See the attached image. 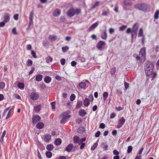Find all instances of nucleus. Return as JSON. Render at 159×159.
Returning a JSON list of instances; mask_svg holds the SVG:
<instances>
[{"instance_id": "33", "label": "nucleus", "mask_w": 159, "mask_h": 159, "mask_svg": "<svg viewBox=\"0 0 159 159\" xmlns=\"http://www.w3.org/2000/svg\"><path fill=\"white\" fill-rule=\"evenodd\" d=\"M89 100H84V104L85 107L88 106L89 104ZM91 102H92L93 100H89Z\"/></svg>"}, {"instance_id": "53", "label": "nucleus", "mask_w": 159, "mask_h": 159, "mask_svg": "<svg viewBox=\"0 0 159 159\" xmlns=\"http://www.w3.org/2000/svg\"><path fill=\"white\" fill-rule=\"evenodd\" d=\"M113 154L114 155H118L119 154V152L116 150H114L113 152Z\"/></svg>"}, {"instance_id": "23", "label": "nucleus", "mask_w": 159, "mask_h": 159, "mask_svg": "<svg viewBox=\"0 0 159 159\" xmlns=\"http://www.w3.org/2000/svg\"><path fill=\"white\" fill-rule=\"evenodd\" d=\"M80 139L79 137L77 136H75L73 137V142L74 143H76Z\"/></svg>"}, {"instance_id": "13", "label": "nucleus", "mask_w": 159, "mask_h": 159, "mask_svg": "<svg viewBox=\"0 0 159 159\" xmlns=\"http://www.w3.org/2000/svg\"><path fill=\"white\" fill-rule=\"evenodd\" d=\"M57 39V36L56 35H50L48 37L49 40L51 42L55 41Z\"/></svg>"}, {"instance_id": "30", "label": "nucleus", "mask_w": 159, "mask_h": 159, "mask_svg": "<svg viewBox=\"0 0 159 159\" xmlns=\"http://www.w3.org/2000/svg\"><path fill=\"white\" fill-rule=\"evenodd\" d=\"M45 60L47 63H49L52 61V58L51 57L48 56L46 58Z\"/></svg>"}, {"instance_id": "32", "label": "nucleus", "mask_w": 159, "mask_h": 159, "mask_svg": "<svg viewBox=\"0 0 159 159\" xmlns=\"http://www.w3.org/2000/svg\"><path fill=\"white\" fill-rule=\"evenodd\" d=\"M17 86L18 88L21 89H23L25 87L24 84L21 82L18 83Z\"/></svg>"}, {"instance_id": "56", "label": "nucleus", "mask_w": 159, "mask_h": 159, "mask_svg": "<svg viewBox=\"0 0 159 159\" xmlns=\"http://www.w3.org/2000/svg\"><path fill=\"white\" fill-rule=\"evenodd\" d=\"M32 48L31 45L30 44H27L26 45V49L28 50H30Z\"/></svg>"}, {"instance_id": "54", "label": "nucleus", "mask_w": 159, "mask_h": 159, "mask_svg": "<svg viewBox=\"0 0 159 159\" xmlns=\"http://www.w3.org/2000/svg\"><path fill=\"white\" fill-rule=\"evenodd\" d=\"M123 108H124V107H116V110H117V111H120L121 110H122L123 109Z\"/></svg>"}, {"instance_id": "52", "label": "nucleus", "mask_w": 159, "mask_h": 159, "mask_svg": "<svg viewBox=\"0 0 159 159\" xmlns=\"http://www.w3.org/2000/svg\"><path fill=\"white\" fill-rule=\"evenodd\" d=\"M65 61H66L65 59L64 58L61 59L60 61L61 64L62 65H65Z\"/></svg>"}, {"instance_id": "50", "label": "nucleus", "mask_w": 159, "mask_h": 159, "mask_svg": "<svg viewBox=\"0 0 159 159\" xmlns=\"http://www.w3.org/2000/svg\"><path fill=\"white\" fill-rule=\"evenodd\" d=\"M15 98L18 99H20L21 98V97L20 96L17 94H15L14 95Z\"/></svg>"}, {"instance_id": "10", "label": "nucleus", "mask_w": 159, "mask_h": 159, "mask_svg": "<svg viewBox=\"0 0 159 159\" xmlns=\"http://www.w3.org/2000/svg\"><path fill=\"white\" fill-rule=\"evenodd\" d=\"M39 97V94L37 93L32 92L31 93L30 98L31 99H37Z\"/></svg>"}, {"instance_id": "11", "label": "nucleus", "mask_w": 159, "mask_h": 159, "mask_svg": "<svg viewBox=\"0 0 159 159\" xmlns=\"http://www.w3.org/2000/svg\"><path fill=\"white\" fill-rule=\"evenodd\" d=\"M61 13V10L59 9H56L53 11V15L54 16L57 17L60 15Z\"/></svg>"}, {"instance_id": "34", "label": "nucleus", "mask_w": 159, "mask_h": 159, "mask_svg": "<svg viewBox=\"0 0 159 159\" xmlns=\"http://www.w3.org/2000/svg\"><path fill=\"white\" fill-rule=\"evenodd\" d=\"M82 104V103L81 101H78L77 104L76 106V109L80 108L81 107Z\"/></svg>"}, {"instance_id": "21", "label": "nucleus", "mask_w": 159, "mask_h": 159, "mask_svg": "<svg viewBox=\"0 0 159 159\" xmlns=\"http://www.w3.org/2000/svg\"><path fill=\"white\" fill-rule=\"evenodd\" d=\"M79 115L81 116H84L86 114V112L84 109L80 110L79 112Z\"/></svg>"}, {"instance_id": "60", "label": "nucleus", "mask_w": 159, "mask_h": 159, "mask_svg": "<svg viewBox=\"0 0 159 159\" xmlns=\"http://www.w3.org/2000/svg\"><path fill=\"white\" fill-rule=\"evenodd\" d=\"M105 127V125L103 123H101L99 125V128L103 129Z\"/></svg>"}, {"instance_id": "36", "label": "nucleus", "mask_w": 159, "mask_h": 159, "mask_svg": "<svg viewBox=\"0 0 159 159\" xmlns=\"http://www.w3.org/2000/svg\"><path fill=\"white\" fill-rule=\"evenodd\" d=\"M33 64L32 61L30 59H28L27 61L26 64L28 66H32Z\"/></svg>"}, {"instance_id": "20", "label": "nucleus", "mask_w": 159, "mask_h": 159, "mask_svg": "<svg viewBox=\"0 0 159 159\" xmlns=\"http://www.w3.org/2000/svg\"><path fill=\"white\" fill-rule=\"evenodd\" d=\"M61 140L60 138L57 139L54 141V144L57 146L61 144Z\"/></svg>"}, {"instance_id": "9", "label": "nucleus", "mask_w": 159, "mask_h": 159, "mask_svg": "<svg viewBox=\"0 0 159 159\" xmlns=\"http://www.w3.org/2000/svg\"><path fill=\"white\" fill-rule=\"evenodd\" d=\"M86 84L85 82H81L77 86V88L79 90L84 89L86 86Z\"/></svg>"}, {"instance_id": "59", "label": "nucleus", "mask_w": 159, "mask_h": 159, "mask_svg": "<svg viewBox=\"0 0 159 159\" xmlns=\"http://www.w3.org/2000/svg\"><path fill=\"white\" fill-rule=\"evenodd\" d=\"M124 84L125 88L127 89L129 86V84L125 81L124 82Z\"/></svg>"}, {"instance_id": "17", "label": "nucleus", "mask_w": 159, "mask_h": 159, "mask_svg": "<svg viewBox=\"0 0 159 159\" xmlns=\"http://www.w3.org/2000/svg\"><path fill=\"white\" fill-rule=\"evenodd\" d=\"M41 109V105H39L37 106H35L34 107V111L36 112L39 111Z\"/></svg>"}, {"instance_id": "14", "label": "nucleus", "mask_w": 159, "mask_h": 159, "mask_svg": "<svg viewBox=\"0 0 159 159\" xmlns=\"http://www.w3.org/2000/svg\"><path fill=\"white\" fill-rule=\"evenodd\" d=\"M51 136L49 134L44 135L43 136V140L45 142H47L51 139Z\"/></svg>"}, {"instance_id": "22", "label": "nucleus", "mask_w": 159, "mask_h": 159, "mask_svg": "<svg viewBox=\"0 0 159 159\" xmlns=\"http://www.w3.org/2000/svg\"><path fill=\"white\" fill-rule=\"evenodd\" d=\"M43 76L41 75H38L36 77V80L38 81H41L43 79Z\"/></svg>"}, {"instance_id": "18", "label": "nucleus", "mask_w": 159, "mask_h": 159, "mask_svg": "<svg viewBox=\"0 0 159 159\" xmlns=\"http://www.w3.org/2000/svg\"><path fill=\"white\" fill-rule=\"evenodd\" d=\"M44 126V124L43 122H40L38 123L36 125V127L39 129H41L43 128Z\"/></svg>"}, {"instance_id": "57", "label": "nucleus", "mask_w": 159, "mask_h": 159, "mask_svg": "<svg viewBox=\"0 0 159 159\" xmlns=\"http://www.w3.org/2000/svg\"><path fill=\"white\" fill-rule=\"evenodd\" d=\"M85 146V143H82L81 144L80 148V149H83Z\"/></svg>"}, {"instance_id": "19", "label": "nucleus", "mask_w": 159, "mask_h": 159, "mask_svg": "<svg viewBox=\"0 0 159 159\" xmlns=\"http://www.w3.org/2000/svg\"><path fill=\"white\" fill-rule=\"evenodd\" d=\"M125 121V120L123 117H121L118 120V123L121 125H123Z\"/></svg>"}, {"instance_id": "29", "label": "nucleus", "mask_w": 159, "mask_h": 159, "mask_svg": "<svg viewBox=\"0 0 159 159\" xmlns=\"http://www.w3.org/2000/svg\"><path fill=\"white\" fill-rule=\"evenodd\" d=\"M85 131V128L83 127H80L78 129V132L80 134H83Z\"/></svg>"}, {"instance_id": "26", "label": "nucleus", "mask_w": 159, "mask_h": 159, "mask_svg": "<svg viewBox=\"0 0 159 159\" xmlns=\"http://www.w3.org/2000/svg\"><path fill=\"white\" fill-rule=\"evenodd\" d=\"M67 113L65 112H63L61 114L62 115H63L64 118H65L66 120L68 119L70 117V115H66Z\"/></svg>"}, {"instance_id": "12", "label": "nucleus", "mask_w": 159, "mask_h": 159, "mask_svg": "<svg viewBox=\"0 0 159 159\" xmlns=\"http://www.w3.org/2000/svg\"><path fill=\"white\" fill-rule=\"evenodd\" d=\"M73 145L72 143L69 144L66 147L65 150L66 151L70 152L71 151L72 148H73Z\"/></svg>"}, {"instance_id": "1", "label": "nucleus", "mask_w": 159, "mask_h": 159, "mask_svg": "<svg viewBox=\"0 0 159 159\" xmlns=\"http://www.w3.org/2000/svg\"><path fill=\"white\" fill-rule=\"evenodd\" d=\"M146 57V48L145 47L142 48L139 52V56L136 57V59L139 61L140 62H143Z\"/></svg>"}, {"instance_id": "35", "label": "nucleus", "mask_w": 159, "mask_h": 159, "mask_svg": "<svg viewBox=\"0 0 159 159\" xmlns=\"http://www.w3.org/2000/svg\"><path fill=\"white\" fill-rule=\"evenodd\" d=\"M123 3L126 6H130L132 5V3L125 0L124 1Z\"/></svg>"}, {"instance_id": "7", "label": "nucleus", "mask_w": 159, "mask_h": 159, "mask_svg": "<svg viewBox=\"0 0 159 159\" xmlns=\"http://www.w3.org/2000/svg\"><path fill=\"white\" fill-rule=\"evenodd\" d=\"M4 21L6 23L8 22L10 20V15L8 13H5L4 14Z\"/></svg>"}, {"instance_id": "4", "label": "nucleus", "mask_w": 159, "mask_h": 159, "mask_svg": "<svg viewBox=\"0 0 159 159\" xmlns=\"http://www.w3.org/2000/svg\"><path fill=\"white\" fill-rule=\"evenodd\" d=\"M81 9L76 8L75 9L73 8H70L67 11L66 14L70 17H72L75 15H79L81 13Z\"/></svg>"}, {"instance_id": "25", "label": "nucleus", "mask_w": 159, "mask_h": 159, "mask_svg": "<svg viewBox=\"0 0 159 159\" xmlns=\"http://www.w3.org/2000/svg\"><path fill=\"white\" fill-rule=\"evenodd\" d=\"M54 148V146L52 144H49L46 147V149L48 151H52V150Z\"/></svg>"}, {"instance_id": "24", "label": "nucleus", "mask_w": 159, "mask_h": 159, "mask_svg": "<svg viewBox=\"0 0 159 159\" xmlns=\"http://www.w3.org/2000/svg\"><path fill=\"white\" fill-rule=\"evenodd\" d=\"M51 80V78L49 76H47L44 79V82L47 83H50Z\"/></svg>"}, {"instance_id": "43", "label": "nucleus", "mask_w": 159, "mask_h": 159, "mask_svg": "<svg viewBox=\"0 0 159 159\" xmlns=\"http://www.w3.org/2000/svg\"><path fill=\"white\" fill-rule=\"evenodd\" d=\"M133 148L131 146H129L128 147L127 152L128 153H130L132 150Z\"/></svg>"}, {"instance_id": "8", "label": "nucleus", "mask_w": 159, "mask_h": 159, "mask_svg": "<svg viewBox=\"0 0 159 159\" xmlns=\"http://www.w3.org/2000/svg\"><path fill=\"white\" fill-rule=\"evenodd\" d=\"M139 27V25L138 24L135 23L133 25L132 30V37H133V33L136 34L137 31Z\"/></svg>"}, {"instance_id": "28", "label": "nucleus", "mask_w": 159, "mask_h": 159, "mask_svg": "<svg viewBox=\"0 0 159 159\" xmlns=\"http://www.w3.org/2000/svg\"><path fill=\"white\" fill-rule=\"evenodd\" d=\"M62 51L63 52H66L69 49V47L67 46H65L62 48Z\"/></svg>"}, {"instance_id": "46", "label": "nucleus", "mask_w": 159, "mask_h": 159, "mask_svg": "<svg viewBox=\"0 0 159 159\" xmlns=\"http://www.w3.org/2000/svg\"><path fill=\"white\" fill-rule=\"evenodd\" d=\"M5 86V83L3 82H0V89H2Z\"/></svg>"}, {"instance_id": "44", "label": "nucleus", "mask_w": 159, "mask_h": 159, "mask_svg": "<svg viewBox=\"0 0 159 159\" xmlns=\"http://www.w3.org/2000/svg\"><path fill=\"white\" fill-rule=\"evenodd\" d=\"M61 22H65L66 21V19L64 16H61L60 18Z\"/></svg>"}, {"instance_id": "39", "label": "nucleus", "mask_w": 159, "mask_h": 159, "mask_svg": "<svg viewBox=\"0 0 159 159\" xmlns=\"http://www.w3.org/2000/svg\"><path fill=\"white\" fill-rule=\"evenodd\" d=\"M127 26L122 25L119 28V30L121 31H123L127 28Z\"/></svg>"}, {"instance_id": "6", "label": "nucleus", "mask_w": 159, "mask_h": 159, "mask_svg": "<svg viewBox=\"0 0 159 159\" xmlns=\"http://www.w3.org/2000/svg\"><path fill=\"white\" fill-rule=\"evenodd\" d=\"M41 120V118L39 116L35 115L33 117L32 123L34 124L35 123L38 121H40Z\"/></svg>"}, {"instance_id": "38", "label": "nucleus", "mask_w": 159, "mask_h": 159, "mask_svg": "<svg viewBox=\"0 0 159 159\" xmlns=\"http://www.w3.org/2000/svg\"><path fill=\"white\" fill-rule=\"evenodd\" d=\"M143 36V31L142 28L139 29V34H138V37H140Z\"/></svg>"}, {"instance_id": "49", "label": "nucleus", "mask_w": 159, "mask_h": 159, "mask_svg": "<svg viewBox=\"0 0 159 159\" xmlns=\"http://www.w3.org/2000/svg\"><path fill=\"white\" fill-rule=\"evenodd\" d=\"M116 69L115 67L112 68L111 71V73L112 75H114L116 72Z\"/></svg>"}, {"instance_id": "55", "label": "nucleus", "mask_w": 159, "mask_h": 159, "mask_svg": "<svg viewBox=\"0 0 159 159\" xmlns=\"http://www.w3.org/2000/svg\"><path fill=\"white\" fill-rule=\"evenodd\" d=\"M19 15L18 14H15L13 16L14 19L16 20H17L18 19Z\"/></svg>"}, {"instance_id": "15", "label": "nucleus", "mask_w": 159, "mask_h": 159, "mask_svg": "<svg viewBox=\"0 0 159 159\" xmlns=\"http://www.w3.org/2000/svg\"><path fill=\"white\" fill-rule=\"evenodd\" d=\"M98 25V22H96L94 23L92 25L90 26V27L89 29V31H91L92 30L94 29L95 28H96Z\"/></svg>"}, {"instance_id": "63", "label": "nucleus", "mask_w": 159, "mask_h": 159, "mask_svg": "<svg viewBox=\"0 0 159 159\" xmlns=\"http://www.w3.org/2000/svg\"><path fill=\"white\" fill-rule=\"evenodd\" d=\"M116 116V114L115 113H112L110 116V118H113L115 117Z\"/></svg>"}, {"instance_id": "58", "label": "nucleus", "mask_w": 159, "mask_h": 159, "mask_svg": "<svg viewBox=\"0 0 159 159\" xmlns=\"http://www.w3.org/2000/svg\"><path fill=\"white\" fill-rule=\"evenodd\" d=\"M12 32L14 34H17L16 29V28H13L12 30Z\"/></svg>"}, {"instance_id": "51", "label": "nucleus", "mask_w": 159, "mask_h": 159, "mask_svg": "<svg viewBox=\"0 0 159 159\" xmlns=\"http://www.w3.org/2000/svg\"><path fill=\"white\" fill-rule=\"evenodd\" d=\"M99 2L97 1L96 2L95 4L93 5V6L92 7V8H94L98 6L99 5Z\"/></svg>"}, {"instance_id": "3", "label": "nucleus", "mask_w": 159, "mask_h": 159, "mask_svg": "<svg viewBox=\"0 0 159 159\" xmlns=\"http://www.w3.org/2000/svg\"><path fill=\"white\" fill-rule=\"evenodd\" d=\"M153 69V64L150 61H147L145 66V72L147 76H149L151 75Z\"/></svg>"}, {"instance_id": "37", "label": "nucleus", "mask_w": 159, "mask_h": 159, "mask_svg": "<svg viewBox=\"0 0 159 159\" xmlns=\"http://www.w3.org/2000/svg\"><path fill=\"white\" fill-rule=\"evenodd\" d=\"M98 144L97 143H94L93 146H92L91 148V150L92 151H93L97 147Z\"/></svg>"}, {"instance_id": "5", "label": "nucleus", "mask_w": 159, "mask_h": 159, "mask_svg": "<svg viewBox=\"0 0 159 159\" xmlns=\"http://www.w3.org/2000/svg\"><path fill=\"white\" fill-rule=\"evenodd\" d=\"M106 45L105 42L103 41H100L97 44L96 47L99 50H101L103 46Z\"/></svg>"}, {"instance_id": "61", "label": "nucleus", "mask_w": 159, "mask_h": 159, "mask_svg": "<svg viewBox=\"0 0 159 159\" xmlns=\"http://www.w3.org/2000/svg\"><path fill=\"white\" fill-rule=\"evenodd\" d=\"M101 134V132L100 131H98L95 134V137H98Z\"/></svg>"}, {"instance_id": "31", "label": "nucleus", "mask_w": 159, "mask_h": 159, "mask_svg": "<svg viewBox=\"0 0 159 159\" xmlns=\"http://www.w3.org/2000/svg\"><path fill=\"white\" fill-rule=\"evenodd\" d=\"M45 154L46 157L48 158H51L52 156V152L49 151L46 152Z\"/></svg>"}, {"instance_id": "27", "label": "nucleus", "mask_w": 159, "mask_h": 159, "mask_svg": "<svg viewBox=\"0 0 159 159\" xmlns=\"http://www.w3.org/2000/svg\"><path fill=\"white\" fill-rule=\"evenodd\" d=\"M159 16V10H157L155 12L154 17L155 19H157L158 18Z\"/></svg>"}, {"instance_id": "47", "label": "nucleus", "mask_w": 159, "mask_h": 159, "mask_svg": "<svg viewBox=\"0 0 159 159\" xmlns=\"http://www.w3.org/2000/svg\"><path fill=\"white\" fill-rule=\"evenodd\" d=\"M157 74L155 73H153L152 74H151L150 75H151V78H152L151 80H152L154 79L155 77L157 76Z\"/></svg>"}, {"instance_id": "2", "label": "nucleus", "mask_w": 159, "mask_h": 159, "mask_svg": "<svg viewBox=\"0 0 159 159\" xmlns=\"http://www.w3.org/2000/svg\"><path fill=\"white\" fill-rule=\"evenodd\" d=\"M134 7L139 10L145 12L148 11L150 9L148 5L143 3L136 4L135 5Z\"/></svg>"}, {"instance_id": "41", "label": "nucleus", "mask_w": 159, "mask_h": 159, "mask_svg": "<svg viewBox=\"0 0 159 159\" xmlns=\"http://www.w3.org/2000/svg\"><path fill=\"white\" fill-rule=\"evenodd\" d=\"M34 18V13L33 11H31L30 15L29 20H33Z\"/></svg>"}, {"instance_id": "42", "label": "nucleus", "mask_w": 159, "mask_h": 159, "mask_svg": "<svg viewBox=\"0 0 159 159\" xmlns=\"http://www.w3.org/2000/svg\"><path fill=\"white\" fill-rule=\"evenodd\" d=\"M56 104V101H54L51 102V104L52 106V109H55V105Z\"/></svg>"}, {"instance_id": "48", "label": "nucleus", "mask_w": 159, "mask_h": 159, "mask_svg": "<svg viewBox=\"0 0 159 159\" xmlns=\"http://www.w3.org/2000/svg\"><path fill=\"white\" fill-rule=\"evenodd\" d=\"M31 54L32 55L33 57L35 58H36L37 57L36 53L33 51L32 50L31 51Z\"/></svg>"}, {"instance_id": "45", "label": "nucleus", "mask_w": 159, "mask_h": 159, "mask_svg": "<svg viewBox=\"0 0 159 159\" xmlns=\"http://www.w3.org/2000/svg\"><path fill=\"white\" fill-rule=\"evenodd\" d=\"M108 94L107 92H104L103 94L104 99H106L108 97Z\"/></svg>"}, {"instance_id": "62", "label": "nucleus", "mask_w": 159, "mask_h": 159, "mask_svg": "<svg viewBox=\"0 0 159 159\" xmlns=\"http://www.w3.org/2000/svg\"><path fill=\"white\" fill-rule=\"evenodd\" d=\"M35 68L34 67H32L31 68V70L29 72V75H31L33 73L34 71L35 70Z\"/></svg>"}, {"instance_id": "64", "label": "nucleus", "mask_w": 159, "mask_h": 159, "mask_svg": "<svg viewBox=\"0 0 159 159\" xmlns=\"http://www.w3.org/2000/svg\"><path fill=\"white\" fill-rule=\"evenodd\" d=\"M75 95L73 94L72 93L70 96V99H75Z\"/></svg>"}, {"instance_id": "40", "label": "nucleus", "mask_w": 159, "mask_h": 159, "mask_svg": "<svg viewBox=\"0 0 159 159\" xmlns=\"http://www.w3.org/2000/svg\"><path fill=\"white\" fill-rule=\"evenodd\" d=\"M12 113L10 111H8L7 115L5 118L6 119H9L10 117H11L12 116Z\"/></svg>"}, {"instance_id": "16", "label": "nucleus", "mask_w": 159, "mask_h": 159, "mask_svg": "<svg viewBox=\"0 0 159 159\" xmlns=\"http://www.w3.org/2000/svg\"><path fill=\"white\" fill-rule=\"evenodd\" d=\"M101 38L103 39H106L107 38V35L106 31H104L101 35Z\"/></svg>"}]
</instances>
